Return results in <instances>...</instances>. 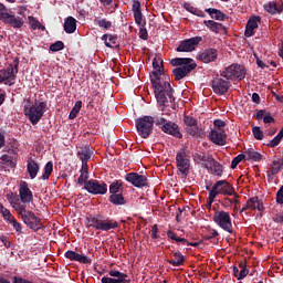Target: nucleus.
Segmentation results:
<instances>
[{"instance_id":"nucleus-1","label":"nucleus","mask_w":283,"mask_h":283,"mask_svg":"<svg viewBox=\"0 0 283 283\" xmlns=\"http://www.w3.org/2000/svg\"><path fill=\"white\" fill-rule=\"evenodd\" d=\"M153 76L151 85L154 87V92L157 98V103L160 106H166L167 103L174 104L176 103V97L174 95V88L169 82V77L161 71L164 67V60L160 57H155L153 60Z\"/></svg>"},{"instance_id":"nucleus-2","label":"nucleus","mask_w":283,"mask_h":283,"mask_svg":"<svg viewBox=\"0 0 283 283\" xmlns=\"http://www.w3.org/2000/svg\"><path fill=\"white\" fill-rule=\"evenodd\" d=\"M170 64L177 66L172 70V76L176 81L186 78L198 67L197 62L191 57H175L170 60Z\"/></svg>"},{"instance_id":"nucleus-3","label":"nucleus","mask_w":283,"mask_h":283,"mask_svg":"<svg viewBox=\"0 0 283 283\" xmlns=\"http://www.w3.org/2000/svg\"><path fill=\"white\" fill-rule=\"evenodd\" d=\"M218 195H223V196H235V202H240V195H238L234 190L233 185H231L227 180H219L214 182V186L212 187V190L209 193L208 197V206L211 207L212 203L214 202V199L217 198Z\"/></svg>"},{"instance_id":"nucleus-4","label":"nucleus","mask_w":283,"mask_h":283,"mask_svg":"<svg viewBox=\"0 0 283 283\" xmlns=\"http://www.w3.org/2000/svg\"><path fill=\"white\" fill-rule=\"evenodd\" d=\"M19 59H14L7 69L0 70V84L4 83L7 86H13L15 84L17 74L19 73Z\"/></svg>"},{"instance_id":"nucleus-5","label":"nucleus","mask_w":283,"mask_h":283,"mask_svg":"<svg viewBox=\"0 0 283 283\" xmlns=\"http://www.w3.org/2000/svg\"><path fill=\"white\" fill-rule=\"evenodd\" d=\"M46 102H35L31 107H24V115L29 117L31 125L35 126L39 124L46 112Z\"/></svg>"},{"instance_id":"nucleus-6","label":"nucleus","mask_w":283,"mask_h":283,"mask_svg":"<svg viewBox=\"0 0 283 283\" xmlns=\"http://www.w3.org/2000/svg\"><path fill=\"white\" fill-rule=\"evenodd\" d=\"M135 126L138 135L142 138L147 139L151 136V132H154V117L151 116L139 117L135 120Z\"/></svg>"},{"instance_id":"nucleus-7","label":"nucleus","mask_w":283,"mask_h":283,"mask_svg":"<svg viewBox=\"0 0 283 283\" xmlns=\"http://www.w3.org/2000/svg\"><path fill=\"white\" fill-rule=\"evenodd\" d=\"M213 221H214V224H217L219 228H221L226 232L230 234L233 233V223H232L230 212L223 211V210L214 211Z\"/></svg>"},{"instance_id":"nucleus-8","label":"nucleus","mask_w":283,"mask_h":283,"mask_svg":"<svg viewBox=\"0 0 283 283\" xmlns=\"http://www.w3.org/2000/svg\"><path fill=\"white\" fill-rule=\"evenodd\" d=\"M0 21L4 24L11 25L14 29H21L24 24V21L20 17L9 13V9L0 2Z\"/></svg>"},{"instance_id":"nucleus-9","label":"nucleus","mask_w":283,"mask_h":283,"mask_svg":"<svg viewBox=\"0 0 283 283\" xmlns=\"http://www.w3.org/2000/svg\"><path fill=\"white\" fill-rule=\"evenodd\" d=\"M88 227L99 231H109L118 228V221L115 220H103V217H90Z\"/></svg>"},{"instance_id":"nucleus-10","label":"nucleus","mask_w":283,"mask_h":283,"mask_svg":"<svg viewBox=\"0 0 283 283\" xmlns=\"http://www.w3.org/2000/svg\"><path fill=\"white\" fill-rule=\"evenodd\" d=\"M247 71L243 65L231 64L220 72V75L227 80H244Z\"/></svg>"},{"instance_id":"nucleus-11","label":"nucleus","mask_w":283,"mask_h":283,"mask_svg":"<svg viewBox=\"0 0 283 283\" xmlns=\"http://www.w3.org/2000/svg\"><path fill=\"white\" fill-rule=\"evenodd\" d=\"M176 164L177 169L180 172V175L185 178L189 175L190 170V159L187 156V153L185 149L180 150L176 156Z\"/></svg>"},{"instance_id":"nucleus-12","label":"nucleus","mask_w":283,"mask_h":283,"mask_svg":"<svg viewBox=\"0 0 283 283\" xmlns=\"http://www.w3.org/2000/svg\"><path fill=\"white\" fill-rule=\"evenodd\" d=\"M232 86L229 80H223L219 76L214 77L211 82V87L218 96H224L226 93L229 92L230 87Z\"/></svg>"},{"instance_id":"nucleus-13","label":"nucleus","mask_w":283,"mask_h":283,"mask_svg":"<svg viewBox=\"0 0 283 283\" xmlns=\"http://www.w3.org/2000/svg\"><path fill=\"white\" fill-rule=\"evenodd\" d=\"M84 190L91 195H106L107 184L92 179L85 182Z\"/></svg>"},{"instance_id":"nucleus-14","label":"nucleus","mask_w":283,"mask_h":283,"mask_svg":"<svg viewBox=\"0 0 283 283\" xmlns=\"http://www.w3.org/2000/svg\"><path fill=\"white\" fill-rule=\"evenodd\" d=\"M22 222L32 231L38 232L43 228L41 219L36 217V213L30 210L27 214L23 216Z\"/></svg>"},{"instance_id":"nucleus-15","label":"nucleus","mask_w":283,"mask_h":283,"mask_svg":"<svg viewBox=\"0 0 283 283\" xmlns=\"http://www.w3.org/2000/svg\"><path fill=\"white\" fill-rule=\"evenodd\" d=\"M125 180L130 182L135 188L148 187V179L145 175L138 172H128L125 175Z\"/></svg>"},{"instance_id":"nucleus-16","label":"nucleus","mask_w":283,"mask_h":283,"mask_svg":"<svg viewBox=\"0 0 283 283\" xmlns=\"http://www.w3.org/2000/svg\"><path fill=\"white\" fill-rule=\"evenodd\" d=\"M218 56H219L218 49L207 48V49H203V51L197 55V60L202 62L203 64H209V63L217 62Z\"/></svg>"},{"instance_id":"nucleus-17","label":"nucleus","mask_w":283,"mask_h":283,"mask_svg":"<svg viewBox=\"0 0 283 283\" xmlns=\"http://www.w3.org/2000/svg\"><path fill=\"white\" fill-rule=\"evenodd\" d=\"M201 41H202V38L200 36L184 40L179 43L176 51L185 52V53L193 52L198 48Z\"/></svg>"},{"instance_id":"nucleus-18","label":"nucleus","mask_w":283,"mask_h":283,"mask_svg":"<svg viewBox=\"0 0 283 283\" xmlns=\"http://www.w3.org/2000/svg\"><path fill=\"white\" fill-rule=\"evenodd\" d=\"M19 198L24 205H29L34 201L33 192L30 190L27 181H21L19 185Z\"/></svg>"},{"instance_id":"nucleus-19","label":"nucleus","mask_w":283,"mask_h":283,"mask_svg":"<svg viewBox=\"0 0 283 283\" xmlns=\"http://www.w3.org/2000/svg\"><path fill=\"white\" fill-rule=\"evenodd\" d=\"M208 137L219 147H223L227 144V133L224 129H211Z\"/></svg>"},{"instance_id":"nucleus-20","label":"nucleus","mask_w":283,"mask_h":283,"mask_svg":"<svg viewBox=\"0 0 283 283\" xmlns=\"http://www.w3.org/2000/svg\"><path fill=\"white\" fill-rule=\"evenodd\" d=\"M160 129L169 135L172 136L175 138H179L181 139L184 137V135L181 134V132L179 130L178 124L167 120L164 126L160 127Z\"/></svg>"},{"instance_id":"nucleus-21","label":"nucleus","mask_w":283,"mask_h":283,"mask_svg":"<svg viewBox=\"0 0 283 283\" xmlns=\"http://www.w3.org/2000/svg\"><path fill=\"white\" fill-rule=\"evenodd\" d=\"M261 21H262V19L259 15L250 18L249 21L247 22L244 36L245 38L254 36L255 35V29L259 28V23H261Z\"/></svg>"},{"instance_id":"nucleus-22","label":"nucleus","mask_w":283,"mask_h":283,"mask_svg":"<svg viewBox=\"0 0 283 283\" xmlns=\"http://www.w3.org/2000/svg\"><path fill=\"white\" fill-rule=\"evenodd\" d=\"M65 258L70 259L71 262H78L81 264H92V259L86 255H81L78 252L67 250L64 254Z\"/></svg>"},{"instance_id":"nucleus-23","label":"nucleus","mask_w":283,"mask_h":283,"mask_svg":"<svg viewBox=\"0 0 283 283\" xmlns=\"http://www.w3.org/2000/svg\"><path fill=\"white\" fill-rule=\"evenodd\" d=\"M92 155L93 153L88 146L80 147L77 149V157L82 161L83 166L88 165V161L91 160Z\"/></svg>"},{"instance_id":"nucleus-24","label":"nucleus","mask_w":283,"mask_h":283,"mask_svg":"<svg viewBox=\"0 0 283 283\" xmlns=\"http://www.w3.org/2000/svg\"><path fill=\"white\" fill-rule=\"evenodd\" d=\"M263 10L272 15L281 14L283 12V4L270 1L263 4Z\"/></svg>"},{"instance_id":"nucleus-25","label":"nucleus","mask_w":283,"mask_h":283,"mask_svg":"<svg viewBox=\"0 0 283 283\" xmlns=\"http://www.w3.org/2000/svg\"><path fill=\"white\" fill-rule=\"evenodd\" d=\"M167 263L176 268L182 266L186 263V256L180 251H176L174 259H168Z\"/></svg>"},{"instance_id":"nucleus-26","label":"nucleus","mask_w":283,"mask_h":283,"mask_svg":"<svg viewBox=\"0 0 283 283\" xmlns=\"http://www.w3.org/2000/svg\"><path fill=\"white\" fill-rule=\"evenodd\" d=\"M108 274L111 277H114L113 280L115 283H130V280H127L128 274L126 273L119 272L117 270H111Z\"/></svg>"},{"instance_id":"nucleus-27","label":"nucleus","mask_w":283,"mask_h":283,"mask_svg":"<svg viewBox=\"0 0 283 283\" xmlns=\"http://www.w3.org/2000/svg\"><path fill=\"white\" fill-rule=\"evenodd\" d=\"M203 25L211 30V32L219 34L224 30L222 23L213 21V20H203Z\"/></svg>"},{"instance_id":"nucleus-28","label":"nucleus","mask_w":283,"mask_h":283,"mask_svg":"<svg viewBox=\"0 0 283 283\" xmlns=\"http://www.w3.org/2000/svg\"><path fill=\"white\" fill-rule=\"evenodd\" d=\"M205 12H207L216 21H226L228 18L227 14L222 13V10L216 8H207L205 9Z\"/></svg>"},{"instance_id":"nucleus-29","label":"nucleus","mask_w":283,"mask_h":283,"mask_svg":"<svg viewBox=\"0 0 283 283\" xmlns=\"http://www.w3.org/2000/svg\"><path fill=\"white\" fill-rule=\"evenodd\" d=\"M132 10L135 18V23L145 20L143 13H142V4L138 0H133Z\"/></svg>"},{"instance_id":"nucleus-30","label":"nucleus","mask_w":283,"mask_h":283,"mask_svg":"<svg viewBox=\"0 0 283 283\" xmlns=\"http://www.w3.org/2000/svg\"><path fill=\"white\" fill-rule=\"evenodd\" d=\"M76 31V19L73 17H67L64 20V32L66 34H73Z\"/></svg>"},{"instance_id":"nucleus-31","label":"nucleus","mask_w":283,"mask_h":283,"mask_svg":"<svg viewBox=\"0 0 283 283\" xmlns=\"http://www.w3.org/2000/svg\"><path fill=\"white\" fill-rule=\"evenodd\" d=\"M90 178V171H88V165L84 166L82 165L80 169V177L77 178V185L80 187H85V182L88 181Z\"/></svg>"},{"instance_id":"nucleus-32","label":"nucleus","mask_w":283,"mask_h":283,"mask_svg":"<svg viewBox=\"0 0 283 283\" xmlns=\"http://www.w3.org/2000/svg\"><path fill=\"white\" fill-rule=\"evenodd\" d=\"M248 203H249V207L252 211H264V205H263V201L260 200L258 197H252L248 200Z\"/></svg>"},{"instance_id":"nucleus-33","label":"nucleus","mask_w":283,"mask_h":283,"mask_svg":"<svg viewBox=\"0 0 283 283\" xmlns=\"http://www.w3.org/2000/svg\"><path fill=\"white\" fill-rule=\"evenodd\" d=\"M27 168H28L31 179H35L36 175L40 170L39 164L35 160L31 159L28 161Z\"/></svg>"},{"instance_id":"nucleus-34","label":"nucleus","mask_w":283,"mask_h":283,"mask_svg":"<svg viewBox=\"0 0 283 283\" xmlns=\"http://www.w3.org/2000/svg\"><path fill=\"white\" fill-rule=\"evenodd\" d=\"M208 170H210L211 174L217 176V177H222V174H223L222 164L219 163L216 159H213V163H211V166H210V168Z\"/></svg>"},{"instance_id":"nucleus-35","label":"nucleus","mask_w":283,"mask_h":283,"mask_svg":"<svg viewBox=\"0 0 283 283\" xmlns=\"http://www.w3.org/2000/svg\"><path fill=\"white\" fill-rule=\"evenodd\" d=\"M136 25L139 28V38L144 41H147L149 38L148 31L146 29V19L145 20H140L138 22H135Z\"/></svg>"},{"instance_id":"nucleus-36","label":"nucleus","mask_w":283,"mask_h":283,"mask_svg":"<svg viewBox=\"0 0 283 283\" xmlns=\"http://www.w3.org/2000/svg\"><path fill=\"white\" fill-rule=\"evenodd\" d=\"M27 203H20L19 198L15 199V202L13 205V210L18 212V214L21 217V220L24 218V216L30 211L27 210Z\"/></svg>"},{"instance_id":"nucleus-37","label":"nucleus","mask_w":283,"mask_h":283,"mask_svg":"<svg viewBox=\"0 0 283 283\" xmlns=\"http://www.w3.org/2000/svg\"><path fill=\"white\" fill-rule=\"evenodd\" d=\"M0 167H3V165H7L10 168H15L17 163L14 160V156L11 155H2L0 157Z\"/></svg>"},{"instance_id":"nucleus-38","label":"nucleus","mask_w":283,"mask_h":283,"mask_svg":"<svg viewBox=\"0 0 283 283\" xmlns=\"http://www.w3.org/2000/svg\"><path fill=\"white\" fill-rule=\"evenodd\" d=\"M109 202L114 206H124L127 205V200L122 193H115L109 196Z\"/></svg>"},{"instance_id":"nucleus-39","label":"nucleus","mask_w":283,"mask_h":283,"mask_svg":"<svg viewBox=\"0 0 283 283\" xmlns=\"http://www.w3.org/2000/svg\"><path fill=\"white\" fill-rule=\"evenodd\" d=\"M186 130L192 137L202 138L205 136L203 130L198 128V123L193 124L192 126L186 127Z\"/></svg>"},{"instance_id":"nucleus-40","label":"nucleus","mask_w":283,"mask_h":283,"mask_svg":"<svg viewBox=\"0 0 283 283\" xmlns=\"http://www.w3.org/2000/svg\"><path fill=\"white\" fill-rule=\"evenodd\" d=\"M247 156H248V158H247L248 161L253 160L255 163H259L262 160V155L253 148H249L248 150H245V157Z\"/></svg>"},{"instance_id":"nucleus-41","label":"nucleus","mask_w":283,"mask_h":283,"mask_svg":"<svg viewBox=\"0 0 283 283\" xmlns=\"http://www.w3.org/2000/svg\"><path fill=\"white\" fill-rule=\"evenodd\" d=\"M83 107V102L81 99H78L77 102H75L74 107L71 109L70 114H69V118L70 119H74L77 117V115L80 114L81 109Z\"/></svg>"},{"instance_id":"nucleus-42","label":"nucleus","mask_w":283,"mask_h":283,"mask_svg":"<svg viewBox=\"0 0 283 283\" xmlns=\"http://www.w3.org/2000/svg\"><path fill=\"white\" fill-rule=\"evenodd\" d=\"M198 158L200 161H202L203 168H206L207 170L210 169V166L214 161V158L211 155H199Z\"/></svg>"},{"instance_id":"nucleus-43","label":"nucleus","mask_w":283,"mask_h":283,"mask_svg":"<svg viewBox=\"0 0 283 283\" xmlns=\"http://www.w3.org/2000/svg\"><path fill=\"white\" fill-rule=\"evenodd\" d=\"M120 191H123V182L119 180L113 181L109 186V193L118 195Z\"/></svg>"},{"instance_id":"nucleus-44","label":"nucleus","mask_w":283,"mask_h":283,"mask_svg":"<svg viewBox=\"0 0 283 283\" xmlns=\"http://www.w3.org/2000/svg\"><path fill=\"white\" fill-rule=\"evenodd\" d=\"M53 171V161H48L44 166V171L42 174V180H48Z\"/></svg>"},{"instance_id":"nucleus-45","label":"nucleus","mask_w":283,"mask_h":283,"mask_svg":"<svg viewBox=\"0 0 283 283\" xmlns=\"http://www.w3.org/2000/svg\"><path fill=\"white\" fill-rule=\"evenodd\" d=\"M29 22L31 24V28L33 30H42V32H44V30L46 29L39 20H36L34 17H29Z\"/></svg>"},{"instance_id":"nucleus-46","label":"nucleus","mask_w":283,"mask_h":283,"mask_svg":"<svg viewBox=\"0 0 283 283\" xmlns=\"http://www.w3.org/2000/svg\"><path fill=\"white\" fill-rule=\"evenodd\" d=\"M18 233H22V224L15 220L13 214L10 216L8 221Z\"/></svg>"},{"instance_id":"nucleus-47","label":"nucleus","mask_w":283,"mask_h":283,"mask_svg":"<svg viewBox=\"0 0 283 283\" xmlns=\"http://www.w3.org/2000/svg\"><path fill=\"white\" fill-rule=\"evenodd\" d=\"M281 169H282L281 160L280 159L272 160V168L270 170L271 175L275 176V175L280 174Z\"/></svg>"},{"instance_id":"nucleus-48","label":"nucleus","mask_w":283,"mask_h":283,"mask_svg":"<svg viewBox=\"0 0 283 283\" xmlns=\"http://www.w3.org/2000/svg\"><path fill=\"white\" fill-rule=\"evenodd\" d=\"M65 48L64 43L62 41H56L53 44L50 45V50L52 52H60Z\"/></svg>"},{"instance_id":"nucleus-49","label":"nucleus","mask_w":283,"mask_h":283,"mask_svg":"<svg viewBox=\"0 0 283 283\" xmlns=\"http://www.w3.org/2000/svg\"><path fill=\"white\" fill-rule=\"evenodd\" d=\"M247 158V155L240 154L231 161V168L234 169L237 166Z\"/></svg>"},{"instance_id":"nucleus-50","label":"nucleus","mask_w":283,"mask_h":283,"mask_svg":"<svg viewBox=\"0 0 283 283\" xmlns=\"http://www.w3.org/2000/svg\"><path fill=\"white\" fill-rule=\"evenodd\" d=\"M252 134L256 140H263L264 133L260 129V127H253Z\"/></svg>"},{"instance_id":"nucleus-51","label":"nucleus","mask_w":283,"mask_h":283,"mask_svg":"<svg viewBox=\"0 0 283 283\" xmlns=\"http://www.w3.org/2000/svg\"><path fill=\"white\" fill-rule=\"evenodd\" d=\"M0 214H2L3 219L8 222L11 218V211L3 207V205L0 203Z\"/></svg>"},{"instance_id":"nucleus-52","label":"nucleus","mask_w":283,"mask_h":283,"mask_svg":"<svg viewBox=\"0 0 283 283\" xmlns=\"http://www.w3.org/2000/svg\"><path fill=\"white\" fill-rule=\"evenodd\" d=\"M184 123L186 125V128L192 127L193 125L198 124V120L191 116H185Z\"/></svg>"},{"instance_id":"nucleus-53","label":"nucleus","mask_w":283,"mask_h":283,"mask_svg":"<svg viewBox=\"0 0 283 283\" xmlns=\"http://www.w3.org/2000/svg\"><path fill=\"white\" fill-rule=\"evenodd\" d=\"M219 235H220V233L217 230L213 229V230L209 231V234L203 235V240L205 241H210L212 239H216Z\"/></svg>"},{"instance_id":"nucleus-54","label":"nucleus","mask_w":283,"mask_h":283,"mask_svg":"<svg viewBox=\"0 0 283 283\" xmlns=\"http://www.w3.org/2000/svg\"><path fill=\"white\" fill-rule=\"evenodd\" d=\"M97 24L99 25V28H103L106 30L112 28V21H107L106 19L97 20Z\"/></svg>"},{"instance_id":"nucleus-55","label":"nucleus","mask_w":283,"mask_h":283,"mask_svg":"<svg viewBox=\"0 0 283 283\" xmlns=\"http://www.w3.org/2000/svg\"><path fill=\"white\" fill-rule=\"evenodd\" d=\"M166 123H167V119L165 117H154V124L157 127H163L166 125Z\"/></svg>"},{"instance_id":"nucleus-56","label":"nucleus","mask_w":283,"mask_h":283,"mask_svg":"<svg viewBox=\"0 0 283 283\" xmlns=\"http://www.w3.org/2000/svg\"><path fill=\"white\" fill-rule=\"evenodd\" d=\"M275 201L277 205H283V186L280 187L279 191L276 192Z\"/></svg>"},{"instance_id":"nucleus-57","label":"nucleus","mask_w":283,"mask_h":283,"mask_svg":"<svg viewBox=\"0 0 283 283\" xmlns=\"http://www.w3.org/2000/svg\"><path fill=\"white\" fill-rule=\"evenodd\" d=\"M213 125H214V129H222L223 127L227 126V123L222 119H214Z\"/></svg>"},{"instance_id":"nucleus-58","label":"nucleus","mask_w":283,"mask_h":283,"mask_svg":"<svg viewBox=\"0 0 283 283\" xmlns=\"http://www.w3.org/2000/svg\"><path fill=\"white\" fill-rule=\"evenodd\" d=\"M263 123L264 124H274L275 123V118H273L271 116V113L270 112H266L265 116L263 117Z\"/></svg>"},{"instance_id":"nucleus-59","label":"nucleus","mask_w":283,"mask_h":283,"mask_svg":"<svg viewBox=\"0 0 283 283\" xmlns=\"http://www.w3.org/2000/svg\"><path fill=\"white\" fill-rule=\"evenodd\" d=\"M280 139L277 136H274L273 139L268 144L269 148H275L280 145Z\"/></svg>"},{"instance_id":"nucleus-60","label":"nucleus","mask_w":283,"mask_h":283,"mask_svg":"<svg viewBox=\"0 0 283 283\" xmlns=\"http://www.w3.org/2000/svg\"><path fill=\"white\" fill-rule=\"evenodd\" d=\"M248 274H249V270L247 268L241 269L238 275V280L239 281L244 280V277H247Z\"/></svg>"},{"instance_id":"nucleus-61","label":"nucleus","mask_w":283,"mask_h":283,"mask_svg":"<svg viewBox=\"0 0 283 283\" xmlns=\"http://www.w3.org/2000/svg\"><path fill=\"white\" fill-rule=\"evenodd\" d=\"M192 14L197 15V17H200V18H206L207 17L203 10L198 9L196 7L193 8Z\"/></svg>"},{"instance_id":"nucleus-62","label":"nucleus","mask_w":283,"mask_h":283,"mask_svg":"<svg viewBox=\"0 0 283 283\" xmlns=\"http://www.w3.org/2000/svg\"><path fill=\"white\" fill-rule=\"evenodd\" d=\"M150 237H151L153 239H159V235H158V226H157V224H154V226L151 227V234H150Z\"/></svg>"},{"instance_id":"nucleus-63","label":"nucleus","mask_w":283,"mask_h":283,"mask_svg":"<svg viewBox=\"0 0 283 283\" xmlns=\"http://www.w3.org/2000/svg\"><path fill=\"white\" fill-rule=\"evenodd\" d=\"M13 283H34V282L22 279L21 276H13Z\"/></svg>"},{"instance_id":"nucleus-64","label":"nucleus","mask_w":283,"mask_h":283,"mask_svg":"<svg viewBox=\"0 0 283 283\" xmlns=\"http://www.w3.org/2000/svg\"><path fill=\"white\" fill-rule=\"evenodd\" d=\"M0 242H2L4 247H7V249H10L12 247V243L8 241V237H0Z\"/></svg>"}]
</instances>
